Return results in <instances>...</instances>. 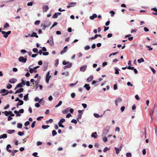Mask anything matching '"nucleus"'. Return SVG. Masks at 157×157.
<instances>
[{"mask_svg": "<svg viewBox=\"0 0 157 157\" xmlns=\"http://www.w3.org/2000/svg\"><path fill=\"white\" fill-rule=\"evenodd\" d=\"M46 25L45 24H42V26H43L42 29L45 30L46 27H49L51 25L50 22L48 21H46Z\"/></svg>", "mask_w": 157, "mask_h": 157, "instance_id": "f257e3e1", "label": "nucleus"}, {"mask_svg": "<svg viewBox=\"0 0 157 157\" xmlns=\"http://www.w3.org/2000/svg\"><path fill=\"white\" fill-rule=\"evenodd\" d=\"M11 33V31H9L7 32H6L5 31H2V34L4 35V37L5 38H7L8 35L10 34Z\"/></svg>", "mask_w": 157, "mask_h": 157, "instance_id": "f03ea898", "label": "nucleus"}, {"mask_svg": "<svg viewBox=\"0 0 157 157\" xmlns=\"http://www.w3.org/2000/svg\"><path fill=\"white\" fill-rule=\"evenodd\" d=\"M27 60V59L26 58H24L23 56H20L18 59L19 61L23 63H25Z\"/></svg>", "mask_w": 157, "mask_h": 157, "instance_id": "7ed1b4c3", "label": "nucleus"}, {"mask_svg": "<svg viewBox=\"0 0 157 157\" xmlns=\"http://www.w3.org/2000/svg\"><path fill=\"white\" fill-rule=\"evenodd\" d=\"M87 67L86 65H84L81 67L80 68V71L83 72H84L86 70Z\"/></svg>", "mask_w": 157, "mask_h": 157, "instance_id": "20e7f679", "label": "nucleus"}, {"mask_svg": "<svg viewBox=\"0 0 157 157\" xmlns=\"http://www.w3.org/2000/svg\"><path fill=\"white\" fill-rule=\"evenodd\" d=\"M67 48L68 47H67V46H65L64 48L63 49V50H62L61 51L60 53V54L62 55V54H64L67 51Z\"/></svg>", "mask_w": 157, "mask_h": 157, "instance_id": "39448f33", "label": "nucleus"}, {"mask_svg": "<svg viewBox=\"0 0 157 157\" xmlns=\"http://www.w3.org/2000/svg\"><path fill=\"white\" fill-rule=\"evenodd\" d=\"M49 9V7L47 5L44 6L43 7V11L44 12H46Z\"/></svg>", "mask_w": 157, "mask_h": 157, "instance_id": "423d86ee", "label": "nucleus"}, {"mask_svg": "<svg viewBox=\"0 0 157 157\" xmlns=\"http://www.w3.org/2000/svg\"><path fill=\"white\" fill-rule=\"evenodd\" d=\"M122 101L121 98H119L116 99L115 101V103L116 106H118V103L121 102Z\"/></svg>", "mask_w": 157, "mask_h": 157, "instance_id": "0eeeda50", "label": "nucleus"}, {"mask_svg": "<svg viewBox=\"0 0 157 157\" xmlns=\"http://www.w3.org/2000/svg\"><path fill=\"white\" fill-rule=\"evenodd\" d=\"M155 105L151 108V110L150 112V116L151 117V120L152 121V114L154 112V109H155Z\"/></svg>", "mask_w": 157, "mask_h": 157, "instance_id": "6e6552de", "label": "nucleus"}, {"mask_svg": "<svg viewBox=\"0 0 157 157\" xmlns=\"http://www.w3.org/2000/svg\"><path fill=\"white\" fill-rule=\"evenodd\" d=\"M17 79L14 78H12L10 79L9 80V82L11 83H14L17 81Z\"/></svg>", "mask_w": 157, "mask_h": 157, "instance_id": "1a4fd4ad", "label": "nucleus"}, {"mask_svg": "<svg viewBox=\"0 0 157 157\" xmlns=\"http://www.w3.org/2000/svg\"><path fill=\"white\" fill-rule=\"evenodd\" d=\"M40 76H39L38 78H37V80L36 81H35L36 86V87L38 88V84L39 82V81L40 79Z\"/></svg>", "mask_w": 157, "mask_h": 157, "instance_id": "9d476101", "label": "nucleus"}, {"mask_svg": "<svg viewBox=\"0 0 157 157\" xmlns=\"http://www.w3.org/2000/svg\"><path fill=\"white\" fill-rule=\"evenodd\" d=\"M49 44L51 46H53L54 44L52 37H51L50 38Z\"/></svg>", "mask_w": 157, "mask_h": 157, "instance_id": "9b49d317", "label": "nucleus"}, {"mask_svg": "<svg viewBox=\"0 0 157 157\" xmlns=\"http://www.w3.org/2000/svg\"><path fill=\"white\" fill-rule=\"evenodd\" d=\"M94 77L93 75H91L90 77H89L88 78H87V81L88 82H91L93 79Z\"/></svg>", "mask_w": 157, "mask_h": 157, "instance_id": "f8f14e48", "label": "nucleus"}, {"mask_svg": "<svg viewBox=\"0 0 157 157\" xmlns=\"http://www.w3.org/2000/svg\"><path fill=\"white\" fill-rule=\"evenodd\" d=\"M76 2H71L69 4V5L67 6V7L68 8H70L71 6H74L76 5Z\"/></svg>", "mask_w": 157, "mask_h": 157, "instance_id": "ddd939ff", "label": "nucleus"}, {"mask_svg": "<svg viewBox=\"0 0 157 157\" xmlns=\"http://www.w3.org/2000/svg\"><path fill=\"white\" fill-rule=\"evenodd\" d=\"M24 91V89L23 88H21L17 90L15 93V94H17L18 93H20Z\"/></svg>", "mask_w": 157, "mask_h": 157, "instance_id": "4468645a", "label": "nucleus"}, {"mask_svg": "<svg viewBox=\"0 0 157 157\" xmlns=\"http://www.w3.org/2000/svg\"><path fill=\"white\" fill-rule=\"evenodd\" d=\"M72 66V64L71 63H69L68 65L65 66L63 67V69H66L67 68H70Z\"/></svg>", "mask_w": 157, "mask_h": 157, "instance_id": "2eb2a0df", "label": "nucleus"}, {"mask_svg": "<svg viewBox=\"0 0 157 157\" xmlns=\"http://www.w3.org/2000/svg\"><path fill=\"white\" fill-rule=\"evenodd\" d=\"M70 108H67L65 109H64L62 111V113L63 114H66L68 113L69 111V110L70 109Z\"/></svg>", "mask_w": 157, "mask_h": 157, "instance_id": "dca6fc26", "label": "nucleus"}, {"mask_svg": "<svg viewBox=\"0 0 157 157\" xmlns=\"http://www.w3.org/2000/svg\"><path fill=\"white\" fill-rule=\"evenodd\" d=\"M91 136L92 137H93L95 139L97 138V133L96 132L93 133Z\"/></svg>", "mask_w": 157, "mask_h": 157, "instance_id": "f3484780", "label": "nucleus"}, {"mask_svg": "<svg viewBox=\"0 0 157 157\" xmlns=\"http://www.w3.org/2000/svg\"><path fill=\"white\" fill-rule=\"evenodd\" d=\"M84 87H85L88 91L89 90L90 88L89 84H85L84 86Z\"/></svg>", "mask_w": 157, "mask_h": 157, "instance_id": "a211bd4d", "label": "nucleus"}, {"mask_svg": "<svg viewBox=\"0 0 157 157\" xmlns=\"http://www.w3.org/2000/svg\"><path fill=\"white\" fill-rule=\"evenodd\" d=\"M23 85H22V83H20L18 84L15 87L14 90H16L17 88L21 87H23Z\"/></svg>", "mask_w": 157, "mask_h": 157, "instance_id": "6ab92c4d", "label": "nucleus"}, {"mask_svg": "<svg viewBox=\"0 0 157 157\" xmlns=\"http://www.w3.org/2000/svg\"><path fill=\"white\" fill-rule=\"evenodd\" d=\"M30 36L32 37H35L37 38L38 37V36L37 35L36 33L35 32H33Z\"/></svg>", "mask_w": 157, "mask_h": 157, "instance_id": "aec40b11", "label": "nucleus"}, {"mask_svg": "<svg viewBox=\"0 0 157 157\" xmlns=\"http://www.w3.org/2000/svg\"><path fill=\"white\" fill-rule=\"evenodd\" d=\"M97 15L96 14H94L92 16L90 17V19L91 20H93L95 18L97 17Z\"/></svg>", "mask_w": 157, "mask_h": 157, "instance_id": "412c9836", "label": "nucleus"}, {"mask_svg": "<svg viewBox=\"0 0 157 157\" xmlns=\"http://www.w3.org/2000/svg\"><path fill=\"white\" fill-rule=\"evenodd\" d=\"M29 94L28 93L26 95H25L24 96V100L25 101H27L29 100L28 98V95Z\"/></svg>", "mask_w": 157, "mask_h": 157, "instance_id": "4be33fe9", "label": "nucleus"}, {"mask_svg": "<svg viewBox=\"0 0 157 157\" xmlns=\"http://www.w3.org/2000/svg\"><path fill=\"white\" fill-rule=\"evenodd\" d=\"M7 137V135L6 134L0 135V139L6 138Z\"/></svg>", "mask_w": 157, "mask_h": 157, "instance_id": "5701e85b", "label": "nucleus"}, {"mask_svg": "<svg viewBox=\"0 0 157 157\" xmlns=\"http://www.w3.org/2000/svg\"><path fill=\"white\" fill-rule=\"evenodd\" d=\"M51 75H49V76H46V81L47 83H49V79H50V78H51Z\"/></svg>", "mask_w": 157, "mask_h": 157, "instance_id": "b1692460", "label": "nucleus"}, {"mask_svg": "<svg viewBox=\"0 0 157 157\" xmlns=\"http://www.w3.org/2000/svg\"><path fill=\"white\" fill-rule=\"evenodd\" d=\"M94 116L96 118H99V117H102V115H101V116H100V115H99L98 114H97V113H94Z\"/></svg>", "mask_w": 157, "mask_h": 157, "instance_id": "393cba45", "label": "nucleus"}, {"mask_svg": "<svg viewBox=\"0 0 157 157\" xmlns=\"http://www.w3.org/2000/svg\"><path fill=\"white\" fill-rule=\"evenodd\" d=\"M144 60L143 58H141L140 59H138L137 60L138 62L139 63L144 62Z\"/></svg>", "mask_w": 157, "mask_h": 157, "instance_id": "a878e982", "label": "nucleus"}, {"mask_svg": "<svg viewBox=\"0 0 157 157\" xmlns=\"http://www.w3.org/2000/svg\"><path fill=\"white\" fill-rule=\"evenodd\" d=\"M35 101H38L39 102H40L42 101V99H40L37 97L35 99Z\"/></svg>", "mask_w": 157, "mask_h": 157, "instance_id": "bb28decb", "label": "nucleus"}, {"mask_svg": "<svg viewBox=\"0 0 157 157\" xmlns=\"http://www.w3.org/2000/svg\"><path fill=\"white\" fill-rule=\"evenodd\" d=\"M115 149L116 150V154H118L119 152V151H120V150L119 149V148H117V147H115Z\"/></svg>", "mask_w": 157, "mask_h": 157, "instance_id": "cd10ccee", "label": "nucleus"}, {"mask_svg": "<svg viewBox=\"0 0 157 157\" xmlns=\"http://www.w3.org/2000/svg\"><path fill=\"white\" fill-rule=\"evenodd\" d=\"M15 132V131L14 130H9L8 131V132L9 134H11L14 133Z\"/></svg>", "mask_w": 157, "mask_h": 157, "instance_id": "c85d7f7f", "label": "nucleus"}, {"mask_svg": "<svg viewBox=\"0 0 157 157\" xmlns=\"http://www.w3.org/2000/svg\"><path fill=\"white\" fill-rule=\"evenodd\" d=\"M49 127V126L48 125H43L42 126V128L43 129H47Z\"/></svg>", "mask_w": 157, "mask_h": 157, "instance_id": "c756f323", "label": "nucleus"}, {"mask_svg": "<svg viewBox=\"0 0 157 157\" xmlns=\"http://www.w3.org/2000/svg\"><path fill=\"white\" fill-rule=\"evenodd\" d=\"M58 17V15L57 13H55L53 15V16L52 17L53 18H56Z\"/></svg>", "mask_w": 157, "mask_h": 157, "instance_id": "7c9ffc66", "label": "nucleus"}, {"mask_svg": "<svg viewBox=\"0 0 157 157\" xmlns=\"http://www.w3.org/2000/svg\"><path fill=\"white\" fill-rule=\"evenodd\" d=\"M9 27V25L8 23H6V24L4 25V28L5 29Z\"/></svg>", "mask_w": 157, "mask_h": 157, "instance_id": "2f4dec72", "label": "nucleus"}, {"mask_svg": "<svg viewBox=\"0 0 157 157\" xmlns=\"http://www.w3.org/2000/svg\"><path fill=\"white\" fill-rule=\"evenodd\" d=\"M70 62H67L65 60H64L63 61V65H66L67 64H69V63H70Z\"/></svg>", "mask_w": 157, "mask_h": 157, "instance_id": "473e14b6", "label": "nucleus"}, {"mask_svg": "<svg viewBox=\"0 0 157 157\" xmlns=\"http://www.w3.org/2000/svg\"><path fill=\"white\" fill-rule=\"evenodd\" d=\"M62 103V102L61 101H60L58 103V104L55 106V107H57L60 106L61 105Z\"/></svg>", "mask_w": 157, "mask_h": 157, "instance_id": "72a5a7b5", "label": "nucleus"}, {"mask_svg": "<svg viewBox=\"0 0 157 157\" xmlns=\"http://www.w3.org/2000/svg\"><path fill=\"white\" fill-rule=\"evenodd\" d=\"M57 133L55 130H53L52 131V135L54 136L57 134Z\"/></svg>", "mask_w": 157, "mask_h": 157, "instance_id": "f704fd0d", "label": "nucleus"}, {"mask_svg": "<svg viewBox=\"0 0 157 157\" xmlns=\"http://www.w3.org/2000/svg\"><path fill=\"white\" fill-rule=\"evenodd\" d=\"M19 101V102L18 103V105H21L23 104L24 102L22 100H20Z\"/></svg>", "mask_w": 157, "mask_h": 157, "instance_id": "c9c22d12", "label": "nucleus"}, {"mask_svg": "<svg viewBox=\"0 0 157 157\" xmlns=\"http://www.w3.org/2000/svg\"><path fill=\"white\" fill-rule=\"evenodd\" d=\"M31 66H30L29 67V72L31 73H32L33 71H34V69H32V68H30V67Z\"/></svg>", "mask_w": 157, "mask_h": 157, "instance_id": "e433bc0d", "label": "nucleus"}, {"mask_svg": "<svg viewBox=\"0 0 157 157\" xmlns=\"http://www.w3.org/2000/svg\"><path fill=\"white\" fill-rule=\"evenodd\" d=\"M22 124L21 123H17V127L18 128H22Z\"/></svg>", "mask_w": 157, "mask_h": 157, "instance_id": "4c0bfd02", "label": "nucleus"}, {"mask_svg": "<svg viewBox=\"0 0 157 157\" xmlns=\"http://www.w3.org/2000/svg\"><path fill=\"white\" fill-rule=\"evenodd\" d=\"M65 121V119L63 118H62L59 121V122L58 123H62L63 122H64Z\"/></svg>", "mask_w": 157, "mask_h": 157, "instance_id": "58836bf2", "label": "nucleus"}, {"mask_svg": "<svg viewBox=\"0 0 157 157\" xmlns=\"http://www.w3.org/2000/svg\"><path fill=\"white\" fill-rule=\"evenodd\" d=\"M18 134L20 136H22L24 134V132H19L18 133Z\"/></svg>", "mask_w": 157, "mask_h": 157, "instance_id": "ea45409f", "label": "nucleus"}, {"mask_svg": "<svg viewBox=\"0 0 157 157\" xmlns=\"http://www.w3.org/2000/svg\"><path fill=\"white\" fill-rule=\"evenodd\" d=\"M6 87L8 89H10L12 87V86L11 84L9 83L7 85Z\"/></svg>", "mask_w": 157, "mask_h": 157, "instance_id": "a19ab883", "label": "nucleus"}, {"mask_svg": "<svg viewBox=\"0 0 157 157\" xmlns=\"http://www.w3.org/2000/svg\"><path fill=\"white\" fill-rule=\"evenodd\" d=\"M6 91V90L4 89H2V90H1L0 91V94L4 93H5Z\"/></svg>", "mask_w": 157, "mask_h": 157, "instance_id": "79ce46f5", "label": "nucleus"}, {"mask_svg": "<svg viewBox=\"0 0 157 157\" xmlns=\"http://www.w3.org/2000/svg\"><path fill=\"white\" fill-rule=\"evenodd\" d=\"M36 123V121H34L31 124V127L32 128H33L35 126V124Z\"/></svg>", "mask_w": 157, "mask_h": 157, "instance_id": "37998d69", "label": "nucleus"}, {"mask_svg": "<svg viewBox=\"0 0 157 157\" xmlns=\"http://www.w3.org/2000/svg\"><path fill=\"white\" fill-rule=\"evenodd\" d=\"M132 155V154L130 153H127L126 154L127 157H131Z\"/></svg>", "mask_w": 157, "mask_h": 157, "instance_id": "c03bdc74", "label": "nucleus"}, {"mask_svg": "<svg viewBox=\"0 0 157 157\" xmlns=\"http://www.w3.org/2000/svg\"><path fill=\"white\" fill-rule=\"evenodd\" d=\"M90 47L89 46V45H87V46H86L85 47H84V49L85 50H89V49H90Z\"/></svg>", "mask_w": 157, "mask_h": 157, "instance_id": "a18cd8bd", "label": "nucleus"}, {"mask_svg": "<svg viewBox=\"0 0 157 157\" xmlns=\"http://www.w3.org/2000/svg\"><path fill=\"white\" fill-rule=\"evenodd\" d=\"M40 23V21L39 20H37L35 21L34 24L35 25H38Z\"/></svg>", "mask_w": 157, "mask_h": 157, "instance_id": "49530a36", "label": "nucleus"}, {"mask_svg": "<svg viewBox=\"0 0 157 157\" xmlns=\"http://www.w3.org/2000/svg\"><path fill=\"white\" fill-rule=\"evenodd\" d=\"M71 122L72 123H74L75 124H76L77 123V121L75 119H73L71 121Z\"/></svg>", "mask_w": 157, "mask_h": 157, "instance_id": "de8ad7c7", "label": "nucleus"}, {"mask_svg": "<svg viewBox=\"0 0 157 157\" xmlns=\"http://www.w3.org/2000/svg\"><path fill=\"white\" fill-rule=\"evenodd\" d=\"M59 64V59H57L56 60V63L55 64V66L56 67H57Z\"/></svg>", "mask_w": 157, "mask_h": 157, "instance_id": "09e8293b", "label": "nucleus"}, {"mask_svg": "<svg viewBox=\"0 0 157 157\" xmlns=\"http://www.w3.org/2000/svg\"><path fill=\"white\" fill-rule=\"evenodd\" d=\"M97 37H98L97 34H95L94 37H92L91 38H90L91 40H94L96 39Z\"/></svg>", "mask_w": 157, "mask_h": 157, "instance_id": "8fccbe9b", "label": "nucleus"}, {"mask_svg": "<svg viewBox=\"0 0 157 157\" xmlns=\"http://www.w3.org/2000/svg\"><path fill=\"white\" fill-rule=\"evenodd\" d=\"M4 114L5 116H7L9 114V111L8 112L7 111H5L4 112Z\"/></svg>", "mask_w": 157, "mask_h": 157, "instance_id": "3c124183", "label": "nucleus"}, {"mask_svg": "<svg viewBox=\"0 0 157 157\" xmlns=\"http://www.w3.org/2000/svg\"><path fill=\"white\" fill-rule=\"evenodd\" d=\"M118 53V52H115V53H111V54H110L109 55V57H110L111 56H114V55H116L117 53Z\"/></svg>", "mask_w": 157, "mask_h": 157, "instance_id": "603ef678", "label": "nucleus"}, {"mask_svg": "<svg viewBox=\"0 0 157 157\" xmlns=\"http://www.w3.org/2000/svg\"><path fill=\"white\" fill-rule=\"evenodd\" d=\"M82 117V115L81 114H79L78 115V118L77 119V120L78 121H79V120L81 119Z\"/></svg>", "mask_w": 157, "mask_h": 157, "instance_id": "864d4df0", "label": "nucleus"}, {"mask_svg": "<svg viewBox=\"0 0 157 157\" xmlns=\"http://www.w3.org/2000/svg\"><path fill=\"white\" fill-rule=\"evenodd\" d=\"M38 49L37 48H34L33 49V52L34 53L37 52H38Z\"/></svg>", "mask_w": 157, "mask_h": 157, "instance_id": "5fc2aeb1", "label": "nucleus"}, {"mask_svg": "<svg viewBox=\"0 0 157 157\" xmlns=\"http://www.w3.org/2000/svg\"><path fill=\"white\" fill-rule=\"evenodd\" d=\"M57 24H58L56 22H54L53 24L52 25V26L51 27V29L54 26L57 25Z\"/></svg>", "mask_w": 157, "mask_h": 157, "instance_id": "6e6d98bb", "label": "nucleus"}, {"mask_svg": "<svg viewBox=\"0 0 157 157\" xmlns=\"http://www.w3.org/2000/svg\"><path fill=\"white\" fill-rule=\"evenodd\" d=\"M113 89L114 90H116L117 89V84H114L113 86Z\"/></svg>", "mask_w": 157, "mask_h": 157, "instance_id": "4d7b16f0", "label": "nucleus"}, {"mask_svg": "<svg viewBox=\"0 0 157 157\" xmlns=\"http://www.w3.org/2000/svg\"><path fill=\"white\" fill-rule=\"evenodd\" d=\"M150 68H151V71H152V72H153V73L154 74H155V73H156V71H155V70L154 68H153L151 67H150Z\"/></svg>", "mask_w": 157, "mask_h": 157, "instance_id": "13d9d810", "label": "nucleus"}, {"mask_svg": "<svg viewBox=\"0 0 157 157\" xmlns=\"http://www.w3.org/2000/svg\"><path fill=\"white\" fill-rule=\"evenodd\" d=\"M30 124V122L29 121H27L25 123V126H27L28 125Z\"/></svg>", "mask_w": 157, "mask_h": 157, "instance_id": "bf43d9fd", "label": "nucleus"}, {"mask_svg": "<svg viewBox=\"0 0 157 157\" xmlns=\"http://www.w3.org/2000/svg\"><path fill=\"white\" fill-rule=\"evenodd\" d=\"M127 68L129 70H133V69H134V67H131L130 66H129L127 67Z\"/></svg>", "mask_w": 157, "mask_h": 157, "instance_id": "052dcab7", "label": "nucleus"}, {"mask_svg": "<svg viewBox=\"0 0 157 157\" xmlns=\"http://www.w3.org/2000/svg\"><path fill=\"white\" fill-rule=\"evenodd\" d=\"M110 13L111 14V16H114V15H114V14H115V13L114 12V11H113V10H111V11L110 12Z\"/></svg>", "mask_w": 157, "mask_h": 157, "instance_id": "680f3d73", "label": "nucleus"}, {"mask_svg": "<svg viewBox=\"0 0 157 157\" xmlns=\"http://www.w3.org/2000/svg\"><path fill=\"white\" fill-rule=\"evenodd\" d=\"M71 96L72 98H74L75 96V94L74 93H73L71 94Z\"/></svg>", "mask_w": 157, "mask_h": 157, "instance_id": "e2e57ef3", "label": "nucleus"}, {"mask_svg": "<svg viewBox=\"0 0 157 157\" xmlns=\"http://www.w3.org/2000/svg\"><path fill=\"white\" fill-rule=\"evenodd\" d=\"M43 55L44 56H48L49 54V53L48 52H44L42 53Z\"/></svg>", "mask_w": 157, "mask_h": 157, "instance_id": "0e129e2a", "label": "nucleus"}, {"mask_svg": "<svg viewBox=\"0 0 157 157\" xmlns=\"http://www.w3.org/2000/svg\"><path fill=\"white\" fill-rule=\"evenodd\" d=\"M43 118L42 116H40L37 118V121H40L41 119Z\"/></svg>", "mask_w": 157, "mask_h": 157, "instance_id": "69168bd1", "label": "nucleus"}, {"mask_svg": "<svg viewBox=\"0 0 157 157\" xmlns=\"http://www.w3.org/2000/svg\"><path fill=\"white\" fill-rule=\"evenodd\" d=\"M71 116H72L71 115L70 113H68L67 115L66 116V117L67 118H69L70 117H71Z\"/></svg>", "mask_w": 157, "mask_h": 157, "instance_id": "338daca9", "label": "nucleus"}, {"mask_svg": "<svg viewBox=\"0 0 157 157\" xmlns=\"http://www.w3.org/2000/svg\"><path fill=\"white\" fill-rule=\"evenodd\" d=\"M135 97L136 99L137 100H139L140 99V98H139V96L138 95H136L135 96Z\"/></svg>", "mask_w": 157, "mask_h": 157, "instance_id": "774afa93", "label": "nucleus"}]
</instances>
